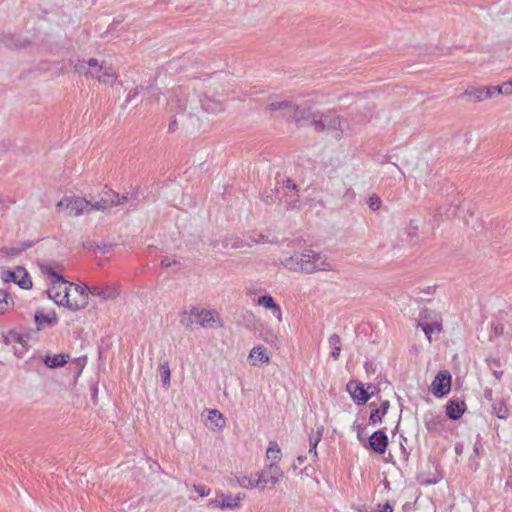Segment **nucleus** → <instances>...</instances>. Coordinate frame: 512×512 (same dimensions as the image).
I'll list each match as a JSON object with an SVG mask.
<instances>
[{
  "mask_svg": "<svg viewBox=\"0 0 512 512\" xmlns=\"http://www.w3.org/2000/svg\"><path fill=\"white\" fill-rule=\"evenodd\" d=\"M217 319L218 313L215 310H205L197 307H192L189 311L184 310L180 314V323L187 328L194 323L203 327L212 326Z\"/></svg>",
  "mask_w": 512,
  "mask_h": 512,
  "instance_id": "1",
  "label": "nucleus"
},
{
  "mask_svg": "<svg viewBox=\"0 0 512 512\" xmlns=\"http://www.w3.org/2000/svg\"><path fill=\"white\" fill-rule=\"evenodd\" d=\"M316 132H328L334 139L343 138L342 118L332 112L322 113L319 124L315 128Z\"/></svg>",
  "mask_w": 512,
  "mask_h": 512,
  "instance_id": "2",
  "label": "nucleus"
},
{
  "mask_svg": "<svg viewBox=\"0 0 512 512\" xmlns=\"http://www.w3.org/2000/svg\"><path fill=\"white\" fill-rule=\"evenodd\" d=\"M299 256V267H309V270H300L301 273H307L311 274L316 271H329L331 268L329 267V264L326 263L324 260H321L320 253L315 252L312 249H305L301 253L298 254Z\"/></svg>",
  "mask_w": 512,
  "mask_h": 512,
  "instance_id": "3",
  "label": "nucleus"
},
{
  "mask_svg": "<svg viewBox=\"0 0 512 512\" xmlns=\"http://www.w3.org/2000/svg\"><path fill=\"white\" fill-rule=\"evenodd\" d=\"M67 283L68 281L64 280L51 284V287L47 290V295L57 305H65L68 308L70 297H72L73 294L70 293Z\"/></svg>",
  "mask_w": 512,
  "mask_h": 512,
  "instance_id": "4",
  "label": "nucleus"
},
{
  "mask_svg": "<svg viewBox=\"0 0 512 512\" xmlns=\"http://www.w3.org/2000/svg\"><path fill=\"white\" fill-rule=\"evenodd\" d=\"M451 390V374L447 370L439 371L431 384V392L440 398Z\"/></svg>",
  "mask_w": 512,
  "mask_h": 512,
  "instance_id": "5",
  "label": "nucleus"
},
{
  "mask_svg": "<svg viewBox=\"0 0 512 512\" xmlns=\"http://www.w3.org/2000/svg\"><path fill=\"white\" fill-rule=\"evenodd\" d=\"M90 201L81 197H66L65 210L68 217H77L83 213H90Z\"/></svg>",
  "mask_w": 512,
  "mask_h": 512,
  "instance_id": "6",
  "label": "nucleus"
},
{
  "mask_svg": "<svg viewBox=\"0 0 512 512\" xmlns=\"http://www.w3.org/2000/svg\"><path fill=\"white\" fill-rule=\"evenodd\" d=\"M255 476L257 477L259 484L275 485L282 479L283 472L278 465L272 462L262 472L257 473Z\"/></svg>",
  "mask_w": 512,
  "mask_h": 512,
  "instance_id": "7",
  "label": "nucleus"
},
{
  "mask_svg": "<svg viewBox=\"0 0 512 512\" xmlns=\"http://www.w3.org/2000/svg\"><path fill=\"white\" fill-rule=\"evenodd\" d=\"M67 286L70 290V293H75V295L79 296V299H71L68 304V308L73 311H78L84 309L88 305V293L86 292L87 287H81L80 285L74 284L72 282L67 283Z\"/></svg>",
  "mask_w": 512,
  "mask_h": 512,
  "instance_id": "8",
  "label": "nucleus"
},
{
  "mask_svg": "<svg viewBox=\"0 0 512 512\" xmlns=\"http://www.w3.org/2000/svg\"><path fill=\"white\" fill-rule=\"evenodd\" d=\"M244 497L245 495L242 493H238L235 497L219 494L215 500L210 501L209 506L212 508L235 509L240 506V502Z\"/></svg>",
  "mask_w": 512,
  "mask_h": 512,
  "instance_id": "9",
  "label": "nucleus"
},
{
  "mask_svg": "<svg viewBox=\"0 0 512 512\" xmlns=\"http://www.w3.org/2000/svg\"><path fill=\"white\" fill-rule=\"evenodd\" d=\"M354 402L358 405H363L368 402L371 394L364 388L363 384L356 380H351L346 386Z\"/></svg>",
  "mask_w": 512,
  "mask_h": 512,
  "instance_id": "10",
  "label": "nucleus"
},
{
  "mask_svg": "<svg viewBox=\"0 0 512 512\" xmlns=\"http://www.w3.org/2000/svg\"><path fill=\"white\" fill-rule=\"evenodd\" d=\"M117 198V192L107 189L103 190L100 194V199L94 203L90 201L89 211H106L107 209L114 207V199Z\"/></svg>",
  "mask_w": 512,
  "mask_h": 512,
  "instance_id": "11",
  "label": "nucleus"
},
{
  "mask_svg": "<svg viewBox=\"0 0 512 512\" xmlns=\"http://www.w3.org/2000/svg\"><path fill=\"white\" fill-rule=\"evenodd\" d=\"M369 448L376 453L383 454L385 453L389 440L386 433L382 430L375 431L369 437Z\"/></svg>",
  "mask_w": 512,
  "mask_h": 512,
  "instance_id": "12",
  "label": "nucleus"
},
{
  "mask_svg": "<svg viewBox=\"0 0 512 512\" xmlns=\"http://www.w3.org/2000/svg\"><path fill=\"white\" fill-rule=\"evenodd\" d=\"M9 280L17 283L22 289H30L32 280L25 269L17 268L16 271H8Z\"/></svg>",
  "mask_w": 512,
  "mask_h": 512,
  "instance_id": "13",
  "label": "nucleus"
},
{
  "mask_svg": "<svg viewBox=\"0 0 512 512\" xmlns=\"http://www.w3.org/2000/svg\"><path fill=\"white\" fill-rule=\"evenodd\" d=\"M87 289L92 296H97L101 300L115 299L118 296L117 289L112 286H91Z\"/></svg>",
  "mask_w": 512,
  "mask_h": 512,
  "instance_id": "14",
  "label": "nucleus"
},
{
  "mask_svg": "<svg viewBox=\"0 0 512 512\" xmlns=\"http://www.w3.org/2000/svg\"><path fill=\"white\" fill-rule=\"evenodd\" d=\"M0 41L10 49L23 48L29 44L27 39H23L22 37L11 33H2L0 35Z\"/></svg>",
  "mask_w": 512,
  "mask_h": 512,
  "instance_id": "15",
  "label": "nucleus"
},
{
  "mask_svg": "<svg viewBox=\"0 0 512 512\" xmlns=\"http://www.w3.org/2000/svg\"><path fill=\"white\" fill-rule=\"evenodd\" d=\"M466 404L464 401L450 400L446 405V415L451 420H458L464 414Z\"/></svg>",
  "mask_w": 512,
  "mask_h": 512,
  "instance_id": "16",
  "label": "nucleus"
},
{
  "mask_svg": "<svg viewBox=\"0 0 512 512\" xmlns=\"http://www.w3.org/2000/svg\"><path fill=\"white\" fill-rule=\"evenodd\" d=\"M458 98L465 100L469 103L481 102L485 99L484 90L480 87H471L461 93Z\"/></svg>",
  "mask_w": 512,
  "mask_h": 512,
  "instance_id": "17",
  "label": "nucleus"
},
{
  "mask_svg": "<svg viewBox=\"0 0 512 512\" xmlns=\"http://www.w3.org/2000/svg\"><path fill=\"white\" fill-rule=\"evenodd\" d=\"M202 108L208 113L217 114L223 110L222 102L219 100H215L207 95V92L204 93V99L201 100Z\"/></svg>",
  "mask_w": 512,
  "mask_h": 512,
  "instance_id": "18",
  "label": "nucleus"
},
{
  "mask_svg": "<svg viewBox=\"0 0 512 512\" xmlns=\"http://www.w3.org/2000/svg\"><path fill=\"white\" fill-rule=\"evenodd\" d=\"M303 116V126L310 124L315 129L317 124H319L322 113L318 110H314L311 106L305 105V111Z\"/></svg>",
  "mask_w": 512,
  "mask_h": 512,
  "instance_id": "19",
  "label": "nucleus"
},
{
  "mask_svg": "<svg viewBox=\"0 0 512 512\" xmlns=\"http://www.w3.org/2000/svg\"><path fill=\"white\" fill-rule=\"evenodd\" d=\"M291 108H293V102L288 100L271 102L266 106V110L281 111L284 117H289Z\"/></svg>",
  "mask_w": 512,
  "mask_h": 512,
  "instance_id": "20",
  "label": "nucleus"
},
{
  "mask_svg": "<svg viewBox=\"0 0 512 512\" xmlns=\"http://www.w3.org/2000/svg\"><path fill=\"white\" fill-rule=\"evenodd\" d=\"M34 320L36 322V324L38 325V329H40V327L45 323V324H48V325H54L57 323V316H56V313L54 311L48 313V314H43L41 311H36L35 315H34Z\"/></svg>",
  "mask_w": 512,
  "mask_h": 512,
  "instance_id": "21",
  "label": "nucleus"
},
{
  "mask_svg": "<svg viewBox=\"0 0 512 512\" xmlns=\"http://www.w3.org/2000/svg\"><path fill=\"white\" fill-rule=\"evenodd\" d=\"M252 365H258V363L268 362L269 358L266 354V349L262 346L254 347L249 355Z\"/></svg>",
  "mask_w": 512,
  "mask_h": 512,
  "instance_id": "22",
  "label": "nucleus"
},
{
  "mask_svg": "<svg viewBox=\"0 0 512 512\" xmlns=\"http://www.w3.org/2000/svg\"><path fill=\"white\" fill-rule=\"evenodd\" d=\"M68 356L65 354H56L54 356H45L43 359L45 365L49 368H59L67 363Z\"/></svg>",
  "mask_w": 512,
  "mask_h": 512,
  "instance_id": "23",
  "label": "nucleus"
},
{
  "mask_svg": "<svg viewBox=\"0 0 512 512\" xmlns=\"http://www.w3.org/2000/svg\"><path fill=\"white\" fill-rule=\"evenodd\" d=\"M282 264L284 265L285 268L291 270V271H294V272H300V270H309L310 268L309 267H299L300 266V263H299V256L298 254H295V255H292V256H289V257H286L282 260Z\"/></svg>",
  "mask_w": 512,
  "mask_h": 512,
  "instance_id": "24",
  "label": "nucleus"
},
{
  "mask_svg": "<svg viewBox=\"0 0 512 512\" xmlns=\"http://www.w3.org/2000/svg\"><path fill=\"white\" fill-rule=\"evenodd\" d=\"M88 71L86 72V76L90 75L92 78L96 79V75H100L107 66L100 64L97 59L91 58L88 62Z\"/></svg>",
  "mask_w": 512,
  "mask_h": 512,
  "instance_id": "25",
  "label": "nucleus"
},
{
  "mask_svg": "<svg viewBox=\"0 0 512 512\" xmlns=\"http://www.w3.org/2000/svg\"><path fill=\"white\" fill-rule=\"evenodd\" d=\"M304 111L305 105H296L295 103H293V108H291L289 117L295 121L298 127L303 126Z\"/></svg>",
  "mask_w": 512,
  "mask_h": 512,
  "instance_id": "26",
  "label": "nucleus"
},
{
  "mask_svg": "<svg viewBox=\"0 0 512 512\" xmlns=\"http://www.w3.org/2000/svg\"><path fill=\"white\" fill-rule=\"evenodd\" d=\"M96 79L100 83L113 85L117 79V75L111 67H106L100 75H96Z\"/></svg>",
  "mask_w": 512,
  "mask_h": 512,
  "instance_id": "27",
  "label": "nucleus"
},
{
  "mask_svg": "<svg viewBox=\"0 0 512 512\" xmlns=\"http://www.w3.org/2000/svg\"><path fill=\"white\" fill-rule=\"evenodd\" d=\"M323 430H324V428L321 426L317 429L315 435L309 436V446H310L309 453L313 455L314 459L317 458L316 447H317L318 443L321 441Z\"/></svg>",
  "mask_w": 512,
  "mask_h": 512,
  "instance_id": "28",
  "label": "nucleus"
},
{
  "mask_svg": "<svg viewBox=\"0 0 512 512\" xmlns=\"http://www.w3.org/2000/svg\"><path fill=\"white\" fill-rule=\"evenodd\" d=\"M40 268H41L42 273L48 275L51 278V284L58 283L60 281H64L65 280L63 278V276L60 275L59 273H57L54 270V268L52 266H50V265H41Z\"/></svg>",
  "mask_w": 512,
  "mask_h": 512,
  "instance_id": "29",
  "label": "nucleus"
},
{
  "mask_svg": "<svg viewBox=\"0 0 512 512\" xmlns=\"http://www.w3.org/2000/svg\"><path fill=\"white\" fill-rule=\"evenodd\" d=\"M32 245H33L32 242H23L19 245L8 247L5 249L6 254L10 255V256H17V255L21 254L23 251L32 247Z\"/></svg>",
  "mask_w": 512,
  "mask_h": 512,
  "instance_id": "30",
  "label": "nucleus"
},
{
  "mask_svg": "<svg viewBox=\"0 0 512 512\" xmlns=\"http://www.w3.org/2000/svg\"><path fill=\"white\" fill-rule=\"evenodd\" d=\"M493 409L499 419H507L509 410L505 401L500 400L497 403L493 404Z\"/></svg>",
  "mask_w": 512,
  "mask_h": 512,
  "instance_id": "31",
  "label": "nucleus"
},
{
  "mask_svg": "<svg viewBox=\"0 0 512 512\" xmlns=\"http://www.w3.org/2000/svg\"><path fill=\"white\" fill-rule=\"evenodd\" d=\"M266 456L268 459L277 460L280 459L281 450L277 442L271 441L267 448Z\"/></svg>",
  "mask_w": 512,
  "mask_h": 512,
  "instance_id": "32",
  "label": "nucleus"
},
{
  "mask_svg": "<svg viewBox=\"0 0 512 512\" xmlns=\"http://www.w3.org/2000/svg\"><path fill=\"white\" fill-rule=\"evenodd\" d=\"M160 373H161V379H162L163 386L165 388H169L171 371H170L169 364L167 361L164 362L163 364H161Z\"/></svg>",
  "mask_w": 512,
  "mask_h": 512,
  "instance_id": "33",
  "label": "nucleus"
},
{
  "mask_svg": "<svg viewBox=\"0 0 512 512\" xmlns=\"http://www.w3.org/2000/svg\"><path fill=\"white\" fill-rule=\"evenodd\" d=\"M10 302L13 303L9 294L4 290H0V314H3L9 308Z\"/></svg>",
  "mask_w": 512,
  "mask_h": 512,
  "instance_id": "34",
  "label": "nucleus"
},
{
  "mask_svg": "<svg viewBox=\"0 0 512 512\" xmlns=\"http://www.w3.org/2000/svg\"><path fill=\"white\" fill-rule=\"evenodd\" d=\"M6 343H19L20 345H26V340L24 337L16 332L10 331L7 336H5Z\"/></svg>",
  "mask_w": 512,
  "mask_h": 512,
  "instance_id": "35",
  "label": "nucleus"
},
{
  "mask_svg": "<svg viewBox=\"0 0 512 512\" xmlns=\"http://www.w3.org/2000/svg\"><path fill=\"white\" fill-rule=\"evenodd\" d=\"M237 481L241 487L246 488V489L253 488V487L259 485V482L257 481L256 476L254 479L251 477L243 476V477L237 478Z\"/></svg>",
  "mask_w": 512,
  "mask_h": 512,
  "instance_id": "36",
  "label": "nucleus"
},
{
  "mask_svg": "<svg viewBox=\"0 0 512 512\" xmlns=\"http://www.w3.org/2000/svg\"><path fill=\"white\" fill-rule=\"evenodd\" d=\"M370 407L372 408L369 417L370 424H376L377 422H381L384 416H381V411H379L377 405L374 402H371Z\"/></svg>",
  "mask_w": 512,
  "mask_h": 512,
  "instance_id": "37",
  "label": "nucleus"
},
{
  "mask_svg": "<svg viewBox=\"0 0 512 512\" xmlns=\"http://www.w3.org/2000/svg\"><path fill=\"white\" fill-rule=\"evenodd\" d=\"M257 304L259 306H263L266 309L271 310L272 308H275V301L272 296L270 295H263L258 298Z\"/></svg>",
  "mask_w": 512,
  "mask_h": 512,
  "instance_id": "38",
  "label": "nucleus"
},
{
  "mask_svg": "<svg viewBox=\"0 0 512 512\" xmlns=\"http://www.w3.org/2000/svg\"><path fill=\"white\" fill-rule=\"evenodd\" d=\"M367 204L372 211H377L381 208L382 200L377 194H372L368 197Z\"/></svg>",
  "mask_w": 512,
  "mask_h": 512,
  "instance_id": "39",
  "label": "nucleus"
},
{
  "mask_svg": "<svg viewBox=\"0 0 512 512\" xmlns=\"http://www.w3.org/2000/svg\"><path fill=\"white\" fill-rule=\"evenodd\" d=\"M485 99H490L494 95L502 94L500 85L483 87Z\"/></svg>",
  "mask_w": 512,
  "mask_h": 512,
  "instance_id": "40",
  "label": "nucleus"
},
{
  "mask_svg": "<svg viewBox=\"0 0 512 512\" xmlns=\"http://www.w3.org/2000/svg\"><path fill=\"white\" fill-rule=\"evenodd\" d=\"M456 215V208H449V209H446L445 211H443V208L442 207H439L437 210H436V213H435V217H439V219H449L450 217L452 216H455Z\"/></svg>",
  "mask_w": 512,
  "mask_h": 512,
  "instance_id": "41",
  "label": "nucleus"
},
{
  "mask_svg": "<svg viewBox=\"0 0 512 512\" xmlns=\"http://www.w3.org/2000/svg\"><path fill=\"white\" fill-rule=\"evenodd\" d=\"M406 234L410 240H413L419 235V227L414 221H411L409 226L406 228Z\"/></svg>",
  "mask_w": 512,
  "mask_h": 512,
  "instance_id": "42",
  "label": "nucleus"
},
{
  "mask_svg": "<svg viewBox=\"0 0 512 512\" xmlns=\"http://www.w3.org/2000/svg\"><path fill=\"white\" fill-rule=\"evenodd\" d=\"M216 418H217V421L215 423V426L221 428L224 425V423H225L222 414L218 410H211L210 411L209 419L211 421H213Z\"/></svg>",
  "mask_w": 512,
  "mask_h": 512,
  "instance_id": "43",
  "label": "nucleus"
},
{
  "mask_svg": "<svg viewBox=\"0 0 512 512\" xmlns=\"http://www.w3.org/2000/svg\"><path fill=\"white\" fill-rule=\"evenodd\" d=\"M440 425H441V422H440L438 417L432 418V419H430L429 421L426 422V426H427V429L429 431H432V430L436 431V430H438V426H440Z\"/></svg>",
  "mask_w": 512,
  "mask_h": 512,
  "instance_id": "44",
  "label": "nucleus"
},
{
  "mask_svg": "<svg viewBox=\"0 0 512 512\" xmlns=\"http://www.w3.org/2000/svg\"><path fill=\"white\" fill-rule=\"evenodd\" d=\"M250 240L253 242V243H272V241L268 240L266 236H264L263 234H256V235H253V236H250Z\"/></svg>",
  "mask_w": 512,
  "mask_h": 512,
  "instance_id": "45",
  "label": "nucleus"
},
{
  "mask_svg": "<svg viewBox=\"0 0 512 512\" xmlns=\"http://www.w3.org/2000/svg\"><path fill=\"white\" fill-rule=\"evenodd\" d=\"M419 326H421L429 341H431V334L434 331L433 325L429 323H419Z\"/></svg>",
  "mask_w": 512,
  "mask_h": 512,
  "instance_id": "46",
  "label": "nucleus"
},
{
  "mask_svg": "<svg viewBox=\"0 0 512 512\" xmlns=\"http://www.w3.org/2000/svg\"><path fill=\"white\" fill-rule=\"evenodd\" d=\"M75 71L78 72L79 74H84L86 76V72L88 71V67L86 66V62L83 60V61H78L76 64H75Z\"/></svg>",
  "mask_w": 512,
  "mask_h": 512,
  "instance_id": "47",
  "label": "nucleus"
},
{
  "mask_svg": "<svg viewBox=\"0 0 512 512\" xmlns=\"http://www.w3.org/2000/svg\"><path fill=\"white\" fill-rule=\"evenodd\" d=\"M488 366L493 370H498L501 367V361L499 358L487 359Z\"/></svg>",
  "mask_w": 512,
  "mask_h": 512,
  "instance_id": "48",
  "label": "nucleus"
},
{
  "mask_svg": "<svg viewBox=\"0 0 512 512\" xmlns=\"http://www.w3.org/2000/svg\"><path fill=\"white\" fill-rule=\"evenodd\" d=\"M494 336H501L504 333V325L502 323L492 324Z\"/></svg>",
  "mask_w": 512,
  "mask_h": 512,
  "instance_id": "49",
  "label": "nucleus"
},
{
  "mask_svg": "<svg viewBox=\"0 0 512 512\" xmlns=\"http://www.w3.org/2000/svg\"><path fill=\"white\" fill-rule=\"evenodd\" d=\"M329 344L331 347H334V346H341L340 345V342H341V339H340V336L338 334H332L330 337H329Z\"/></svg>",
  "mask_w": 512,
  "mask_h": 512,
  "instance_id": "50",
  "label": "nucleus"
},
{
  "mask_svg": "<svg viewBox=\"0 0 512 512\" xmlns=\"http://www.w3.org/2000/svg\"><path fill=\"white\" fill-rule=\"evenodd\" d=\"M502 94L508 95L512 93V81L500 85Z\"/></svg>",
  "mask_w": 512,
  "mask_h": 512,
  "instance_id": "51",
  "label": "nucleus"
},
{
  "mask_svg": "<svg viewBox=\"0 0 512 512\" xmlns=\"http://www.w3.org/2000/svg\"><path fill=\"white\" fill-rule=\"evenodd\" d=\"M374 512H393V507L386 502L384 505L379 504L378 509Z\"/></svg>",
  "mask_w": 512,
  "mask_h": 512,
  "instance_id": "52",
  "label": "nucleus"
},
{
  "mask_svg": "<svg viewBox=\"0 0 512 512\" xmlns=\"http://www.w3.org/2000/svg\"><path fill=\"white\" fill-rule=\"evenodd\" d=\"M194 489L201 497H204L209 494V490H207L205 486L194 485Z\"/></svg>",
  "mask_w": 512,
  "mask_h": 512,
  "instance_id": "53",
  "label": "nucleus"
},
{
  "mask_svg": "<svg viewBox=\"0 0 512 512\" xmlns=\"http://www.w3.org/2000/svg\"><path fill=\"white\" fill-rule=\"evenodd\" d=\"M114 206L123 205L128 201V197L126 195L120 196L119 193H117V198L114 200Z\"/></svg>",
  "mask_w": 512,
  "mask_h": 512,
  "instance_id": "54",
  "label": "nucleus"
},
{
  "mask_svg": "<svg viewBox=\"0 0 512 512\" xmlns=\"http://www.w3.org/2000/svg\"><path fill=\"white\" fill-rule=\"evenodd\" d=\"M390 407V403L388 400H385L381 403L380 407H378L379 411H381V416H385Z\"/></svg>",
  "mask_w": 512,
  "mask_h": 512,
  "instance_id": "55",
  "label": "nucleus"
},
{
  "mask_svg": "<svg viewBox=\"0 0 512 512\" xmlns=\"http://www.w3.org/2000/svg\"><path fill=\"white\" fill-rule=\"evenodd\" d=\"M272 313L276 318L281 322L282 321V311L278 304H275V308L271 309Z\"/></svg>",
  "mask_w": 512,
  "mask_h": 512,
  "instance_id": "56",
  "label": "nucleus"
},
{
  "mask_svg": "<svg viewBox=\"0 0 512 512\" xmlns=\"http://www.w3.org/2000/svg\"><path fill=\"white\" fill-rule=\"evenodd\" d=\"M179 262L177 260H169V258L165 257L164 259L161 260V266L163 267H170L172 266L173 264H178Z\"/></svg>",
  "mask_w": 512,
  "mask_h": 512,
  "instance_id": "57",
  "label": "nucleus"
},
{
  "mask_svg": "<svg viewBox=\"0 0 512 512\" xmlns=\"http://www.w3.org/2000/svg\"><path fill=\"white\" fill-rule=\"evenodd\" d=\"M340 352H341V346H334V347H332L331 357L334 360H337L339 358Z\"/></svg>",
  "mask_w": 512,
  "mask_h": 512,
  "instance_id": "58",
  "label": "nucleus"
},
{
  "mask_svg": "<svg viewBox=\"0 0 512 512\" xmlns=\"http://www.w3.org/2000/svg\"><path fill=\"white\" fill-rule=\"evenodd\" d=\"M139 94V89L138 88H134V89H131L127 95V99L126 101L127 102H130L133 98H135L137 95Z\"/></svg>",
  "mask_w": 512,
  "mask_h": 512,
  "instance_id": "59",
  "label": "nucleus"
},
{
  "mask_svg": "<svg viewBox=\"0 0 512 512\" xmlns=\"http://www.w3.org/2000/svg\"><path fill=\"white\" fill-rule=\"evenodd\" d=\"M175 101L178 103V113L179 112H183L186 110V102H182L179 98H178V95H176V99Z\"/></svg>",
  "mask_w": 512,
  "mask_h": 512,
  "instance_id": "60",
  "label": "nucleus"
},
{
  "mask_svg": "<svg viewBox=\"0 0 512 512\" xmlns=\"http://www.w3.org/2000/svg\"><path fill=\"white\" fill-rule=\"evenodd\" d=\"M178 128V124H177V120L176 119H173L170 123H169V126H168V132L170 133H173L177 130Z\"/></svg>",
  "mask_w": 512,
  "mask_h": 512,
  "instance_id": "61",
  "label": "nucleus"
},
{
  "mask_svg": "<svg viewBox=\"0 0 512 512\" xmlns=\"http://www.w3.org/2000/svg\"><path fill=\"white\" fill-rule=\"evenodd\" d=\"M283 184H284V186L286 188H289V189H296L297 188L296 184H294L293 181L290 178H287L286 180H284Z\"/></svg>",
  "mask_w": 512,
  "mask_h": 512,
  "instance_id": "62",
  "label": "nucleus"
},
{
  "mask_svg": "<svg viewBox=\"0 0 512 512\" xmlns=\"http://www.w3.org/2000/svg\"><path fill=\"white\" fill-rule=\"evenodd\" d=\"M25 351H26V345H21V348H19V349L15 348L14 353H15V355H16L17 357H19V358H20V357H22V356H23V354L25 353Z\"/></svg>",
  "mask_w": 512,
  "mask_h": 512,
  "instance_id": "63",
  "label": "nucleus"
},
{
  "mask_svg": "<svg viewBox=\"0 0 512 512\" xmlns=\"http://www.w3.org/2000/svg\"><path fill=\"white\" fill-rule=\"evenodd\" d=\"M201 84L204 88H210L212 86L213 82L211 79H209L207 81L206 80L202 81Z\"/></svg>",
  "mask_w": 512,
  "mask_h": 512,
  "instance_id": "64",
  "label": "nucleus"
}]
</instances>
